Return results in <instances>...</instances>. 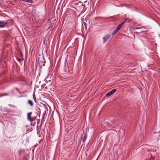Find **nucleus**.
I'll return each mask as SVG.
<instances>
[{"instance_id": "nucleus-10", "label": "nucleus", "mask_w": 160, "mask_h": 160, "mask_svg": "<svg viewBox=\"0 0 160 160\" xmlns=\"http://www.w3.org/2000/svg\"><path fill=\"white\" fill-rule=\"evenodd\" d=\"M17 60L18 62H19V63H21V60L19 58H17Z\"/></svg>"}, {"instance_id": "nucleus-3", "label": "nucleus", "mask_w": 160, "mask_h": 160, "mask_svg": "<svg viewBox=\"0 0 160 160\" xmlns=\"http://www.w3.org/2000/svg\"><path fill=\"white\" fill-rule=\"evenodd\" d=\"M8 23V21H0V28H4Z\"/></svg>"}, {"instance_id": "nucleus-1", "label": "nucleus", "mask_w": 160, "mask_h": 160, "mask_svg": "<svg viewBox=\"0 0 160 160\" xmlns=\"http://www.w3.org/2000/svg\"><path fill=\"white\" fill-rule=\"evenodd\" d=\"M128 20L127 19H125V20L123 22H122L121 23H120L119 26L117 27L112 32V35H114L116 34L119 31V30L120 29V28L122 27L123 26L124 23L125 22Z\"/></svg>"}, {"instance_id": "nucleus-4", "label": "nucleus", "mask_w": 160, "mask_h": 160, "mask_svg": "<svg viewBox=\"0 0 160 160\" xmlns=\"http://www.w3.org/2000/svg\"><path fill=\"white\" fill-rule=\"evenodd\" d=\"M32 112H31L28 113L27 114V119L30 122H32L33 121V118L31 117V114Z\"/></svg>"}, {"instance_id": "nucleus-7", "label": "nucleus", "mask_w": 160, "mask_h": 160, "mask_svg": "<svg viewBox=\"0 0 160 160\" xmlns=\"http://www.w3.org/2000/svg\"><path fill=\"white\" fill-rule=\"evenodd\" d=\"M28 103L30 105V106L31 107L33 106V104L32 102L30 100H28Z\"/></svg>"}, {"instance_id": "nucleus-15", "label": "nucleus", "mask_w": 160, "mask_h": 160, "mask_svg": "<svg viewBox=\"0 0 160 160\" xmlns=\"http://www.w3.org/2000/svg\"><path fill=\"white\" fill-rule=\"evenodd\" d=\"M139 28H136V29H139Z\"/></svg>"}, {"instance_id": "nucleus-13", "label": "nucleus", "mask_w": 160, "mask_h": 160, "mask_svg": "<svg viewBox=\"0 0 160 160\" xmlns=\"http://www.w3.org/2000/svg\"><path fill=\"white\" fill-rule=\"evenodd\" d=\"M4 96H8V94L7 93H5V94H4Z\"/></svg>"}, {"instance_id": "nucleus-8", "label": "nucleus", "mask_w": 160, "mask_h": 160, "mask_svg": "<svg viewBox=\"0 0 160 160\" xmlns=\"http://www.w3.org/2000/svg\"><path fill=\"white\" fill-rule=\"evenodd\" d=\"M87 134L86 133L85 134V135H84V137H83V139H82V142H85V141H86V139H87Z\"/></svg>"}, {"instance_id": "nucleus-14", "label": "nucleus", "mask_w": 160, "mask_h": 160, "mask_svg": "<svg viewBox=\"0 0 160 160\" xmlns=\"http://www.w3.org/2000/svg\"><path fill=\"white\" fill-rule=\"evenodd\" d=\"M0 96H1V97L4 96V94L2 95H0Z\"/></svg>"}, {"instance_id": "nucleus-6", "label": "nucleus", "mask_w": 160, "mask_h": 160, "mask_svg": "<svg viewBox=\"0 0 160 160\" xmlns=\"http://www.w3.org/2000/svg\"><path fill=\"white\" fill-rule=\"evenodd\" d=\"M158 149V147H153L151 149L148 150V151L149 152V151H152V152H155L157 151Z\"/></svg>"}, {"instance_id": "nucleus-5", "label": "nucleus", "mask_w": 160, "mask_h": 160, "mask_svg": "<svg viewBox=\"0 0 160 160\" xmlns=\"http://www.w3.org/2000/svg\"><path fill=\"white\" fill-rule=\"evenodd\" d=\"M110 37V35L108 34L102 38L103 40V43H104Z\"/></svg>"}, {"instance_id": "nucleus-2", "label": "nucleus", "mask_w": 160, "mask_h": 160, "mask_svg": "<svg viewBox=\"0 0 160 160\" xmlns=\"http://www.w3.org/2000/svg\"><path fill=\"white\" fill-rule=\"evenodd\" d=\"M117 91V89H114L110 92H108L106 95V97H109L111 95L113 94L114 93H115Z\"/></svg>"}, {"instance_id": "nucleus-9", "label": "nucleus", "mask_w": 160, "mask_h": 160, "mask_svg": "<svg viewBox=\"0 0 160 160\" xmlns=\"http://www.w3.org/2000/svg\"><path fill=\"white\" fill-rule=\"evenodd\" d=\"M33 99H34V101L36 102V97L35 96L34 93L33 94Z\"/></svg>"}, {"instance_id": "nucleus-12", "label": "nucleus", "mask_w": 160, "mask_h": 160, "mask_svg": "<svg viewBox=\"0 0 160 160\" xmlns=\"http://www.w3.org/2000/svg\"><path fill=\"white\" fill-rule=\"evenodd\" d=\"M45 65V62H44L43 64L42 65L43 66H44Z\"/></svg>"}, {"instance_id": "nucleus-11", "label": "nucleus", "mask_w": 160, "mask_h": 160, "mask_svg": "<svg viewBox=\"0 0 160 160\" xmlns=\"http://www.w3.org/2000/svg\"><path fill=\"white\" fill-rule=\"evenodd\" d=\"M64 72H66L67 69L66 68V65H65L64 69Z\"/></svg>"}]
</instances>
